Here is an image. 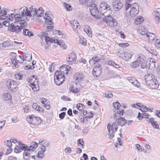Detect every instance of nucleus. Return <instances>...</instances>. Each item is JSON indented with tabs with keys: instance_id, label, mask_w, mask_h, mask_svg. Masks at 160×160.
<instances>
[{
	"instance_id": "obj_62",
	"label": "nucleus",
	"mask_w": 160,
	"mask_h": 160,
	"mask_svg": "<svg viewBox=\"0 0 160 160\" xmlns=\"http://www.w3.org/2000/svg\"><path fill=\"white\" fill-rule=\"evenodd\" d=\"M65 115H66L65 112H62L59 114V118L60 119H63L64 118Z\"/></svg>"
},
{
	"instance_id": "obj_13",
	"label": "nucleus",
	"mask_w": 160,
	"mask_h": 160,
	"mask_svg": "<svg viewBox=\"0 0 160 160\" xmlns=\"http://www.w3.org/2000/svg\"><path fill=\"white\" fill-rule=\"evenodd\" d=\"M19 11L21 12V16L22 18H24L27 16H30L31 13H30V10H28V8L26 7H23L20 8Z\"/></svg>"
},
{
	"instance_id": "obj_49",
	"label": "nucleus",
	"mask_w": 160,
	"mask_h": 160,
	"mask_svg": "<svg viewBox=\"0 0 160 160\" xmlns=\"http://www.w3.org/2000/svg\"><path fill=\"white\" fill-rule=\"evenodd\" d=\"M80 144L82 145V148H83V147L84 146V142L82 139H79L78 140V146H79V145Z\"/></svg>"
},
{
	"instance_id": "obj_41",
	"label": "nucleus",
	"mask_w": 160,
	"mask_h": 160,
	"mask_svg": "<svg viewBox=\"0 0 160 160\" xmlns=\"http://www.w3.org/2000/svg\"><path fill=\"white\" fill-rule=\"evenodd\" d=\"M132 0H125V8L126 11L129 9L131 5L132 4L130 3L131 2H132Z\"/></svg>"
},
{
	"instance_id": "obj_33",
	"label": "nucleus",
	"mask_w": 160,
	"mask_h": 160,
	"mask_svg": "<svg viewBox=\"0 0 160 160\" xmlns=\"http://www.w3.org/2000/svg\"><path fill=\"white\" fill-rule=\"evenodd\" d=\"M6 8H1L0 9V15L1 16H0V19H5V18H3L2 17H6L5 16L7 15V11L6 10Z\"/></svg>"
},
{
	"instance_id": "obj_27",
	"label": "nucleus",
	"mask_w": 160,
	"mask_h": 160,
	"mask_svg": "<svg viewBox=\"0 0 160 160\" xmlns=\"http://www.w3.org/2000/svg\"><path fill=\"white\" fill-rule=\"evenodd\" d=\"M22 61H30L32 59V55L31 53H23L22 56Z\"/></svg>"
},
{
	"instance_id": "obj_10",
	"label": "nucleus",
	"mask_w": 160,
	"mask_h": 160,
	"mask_svg": "<svg viewBox=\"0 0 160 160\" xmlns=\"http://www.w3.org/2000/svg\"><path fill=\"white\" fill-rule=\"evenodd\" d=\"M24 18H22V16L18 14H14L13 13H11L10 15H8V19L10 21H13L14 19V22L16 23L20 21L21 22L22 20H24L23 19Z\"/></svg>"
},
{
	"instance_id": "obj_23",
	"label": "nucleus",
	"mask_w": 160,
	"mask_h": 160,
	"mask_svg": "<svg viewBox=\"0 0 160 160\" xmlns=\"http://www.w3.org/2000/svg\"><path fill=\"white\" fill-rule=\"evenodd\" d=\"M107 128L109 132V133L108 134L109 138L110 139H112L114 136V132H116L115 131L114 128H112V125H111L109 123L108 125Z\"/></svg>"
},
{
	"instance_id": "obj_5",
	"label": "nucleus",
	"mask_w": 160,
	"mask_h": 160,
	"mask_svg": "<svg viewBox=\"0 0 160 160\" xmlns=\"http://www.w3.org/2000/svg\"><path fill=\"white\" fill-rule=\"evenodd\" d=\"M89 9L91 14L96 18L100 19L103 15L99 13L98 8L96 4H93L92 5L90 6Z\"/></svg>"
},
{
	"instance_id": "obj_9",
	"label": "nucleus",
	"mask_w": 160,
	"mask_h": 160,
	"mask_svg": "<svg viewBox=\"0 0 160 160\" xmlns=\"http://www.w3.org/2000/svg\"><path fill=\"white\" fill-rule=\"evenodd\" d=\"M130 8H131L129 12V14L132 17H134L138 14L139 12V8L137 3H133L131 5Z\"/></svg>"
},
{
	"instance_id": "obj_6",
	"label": "nucleus",
	"mask_w": 160,
	"mask_h": 160,
	"mask_svg": "<svg viewBox=\"0 0 160 160\" xmlns=\"http://www.w3.org/2000/svg\"><path fill=\"white\" fill-rule=\"evenodd\" d=\"M18 146H16L14 149L15 153H18L24 151V152H28V146L27 145L23 143L22 142L19 141L18 142Z\"/></svg>"
},
{
	"instance_id": "obj_30",
	"label": "nucleus",
	"mask_w": 160,
	"mask_h": 160,
	"mask_svg": "<svg viewBox=\"0 0 160 160\" xmlns=\"http://www.w3.org/2000/svg\"><path fill=\"white\" fill-rule=\"evenodd\" d=\"M127 80L129 82L135 86H138V82L135 78L133 77H129L127 78Z\"/></svg>"
},
{
	"instance_id": "obj_50",
	"label": "nucleus",
	"mask_w": 160,
	"mask_h": 160,
	"mask_svg": "<svg viewBox=\"0 0 160 160\" xmlns=\"http://www.w3.org/2000/svg\"><path fill=\"white\" fill-rule=\"evenodd\" d=\"M11 96L10 93L6 92L4 95V99L6 100H9L11 98Z\"/></svg>"
},
{
	"instance_id": "obj_21",
	"label": "nucleus",
	"mask_w": 160,
	"mask_h": 160,
	"mask_svg": "<svg viewBox=\"0 0 160 160\" xmlns=\"http://www.w3.org/2000/svg\"><path fill=\"white\" fill-rule=\"evenodd\" d=\"M146 84L148 86L153 89L158 88L159 85L156 78L149 82Z\"/></svg>"
},
{
	"instance_id": "obj_2",
	"label": "nucleus",
	"mask_w": 160,
	"mask_h": 160,
	"mask_svg": "<svg viewBox=\"0 0 160 160\" xmlns=\"http://www.w3.org/2000/svg\"><path fill=\"white\" fill-rule=\"evenodd\" d=\"M20 26H18L12 23L8 27V30L12 32L19 33L21 32L22 30L24 28V27L27 25V23L24 20H22L20 22Z\"/></svg>"
},
{
	"instance_id": "obj_8",
	"label": "nucleus",
	"mask_w": 160,
	"mask_h": 160,
	"mask_svg": "<svg viewBox=\"0 0 160 160\" xmlns=\"http://www.w3.org/2000/svg\"><path fill=\"white\" fill-rule=\"evenodd\" d=\"M102 20L108 25L109 26L114 27L117 25V22L115 19L109 16H107L103 18Z\"/></svg>"
},
{
	"instance_id": "obj_39",
	"label": "nucleus",
	"mask_w": 160,
	"mask_h": 160,
	"mask_svg": "<svg viewBox=\"0 0 160 160\" xmlns=\"http://www.w3.org/2000/svg\"><path fill=\"white\" fill-rule=\"evenodd\" d=\"M44 10L42 7H40L38 9L36 10L37 15L38 17H42L43 14Z\"/></svg>"
},
{
	"instance_id": "obj_37",
	"label": "nucleus",
	"mask_w": 160,
	"mask_h": 160,
	"mask_svg": "<svg viewBox=\"0 0 160 160\" xmlns=\"http://www.w3.org/2000/svg\"><path fill=\"white\" fill-rule=\"evenodd\" d=\"M13 45V42L10 41H5L2 44V47L5 48L9 46H12Z\"/></svg>"
},
{
	"instance_id": "obj_61",
	"label": "nucleus",
	"mask_w": 160,
	"mask_h": 160,
	"mask_svg": "<svg viewBox=\"0 0 160 160\" xmlns=\"http://www.w3.org/2000/svg\"><path fill=\"white\" fill-rule=\"evenodd\" d=\"M142 118H145L146 119H148V118L149 116V115L148 113H146V112H142Z\"/></svg>"
},
{
	"instance_id": "obj_22",
	"label": "nucleus",
	"mask_w": 160,
	"mask_h": 160,
	"mask_svg": "<svg viewBox=\"0 0 160 160\" xmlns=\"http://www.w3.org/2000/svg\"><path fill=\"white\" fill-rule=\"evenodd\" d=\"M136 60L140 64L144 63L146 62V58L145 55L142 54H139L137 55Z\"/></svg>"
},
{
	"instance_id": "obj_4",
	"label": "nucleus",
	"mask_w": 160,
	"mask_h": 160,
	"mask_svg": "<svg viewBox=\"0 0 160 160\" xmlns=\"http://www.w3.org/2000/svg\"><path fill=\"white\" fill-rule=\"evenodd\" d=\"M54 80L55 83L58 85H61L65 81V77L64 75L59 72V71L55 72L54 75Z\"/></svg>"
},
{
	"instance_id": "obj_28",
	"label": "nucleus",
	"mask_w": 160,
	"mask_h": 160,
	"mask_svg": "<svg viewBox=\"0 0 160 160\" xmlns=\"http://www.w3.org/2000/svg\"><path fill=\"white\" fill-rule=\"evenodd\" d=\"M101 59L98 57L94 56L89 60V63L91 65H94L98 62Z\"/></svg>"
},
{
	"instance_id": "obj_42",
	"label": "nucleus",
	"mask_w": 160,
	"mask_h": 160,
	"mask_svg": "<svg viewBox=\"0 0 160 160\" xmlns=\"http://www.w3.org/2000/svg\"><path fill=\"white\" fill-rule=\"evenodd\" d=\"M32 108L35 110L37 111H42V108L39 106L37 103H33L32 105Z\"/></svg>"
},
{
	"instance_id": "obj_1",
	"label": "nucleus",
	"mask_w": 160,
	"mask_h": 160,
	"mask_svg": "<svg viewBox=\"0 0 160 160\" xmlns=\"http://www.w3.org/2000/svg\"><path fill=\"white\" fill-rule=\"evenodd\" d=\"M121 115H119L115 113L113 115V118L116 121L112 124V127L114 128L115 131H116L118 129V126H122L125 125L127 123V120L124 118L121 117Z\"/></svg>"
},
{
	"instance_id": "obj_64",
	"label": "nucleus",
	"mask_w": 160,
	"mask_h": 160,
	"mask_svg": "<svg viewBox=\"0 0 160 160\" xmlns=\"http://www.w3.org/2000/svg\"><path fill=\"white\" fill-rule=\"evenodd\" d=\"M123 54L124 52H122V51H119L118 52L117 55L118 57L122 59L123 56Z\"/></svg>"
},
{
	"instance_id": "obj_52",
	"label": "nucleus",
	"mask_w": 160,
	"mask_h": 160,
	"mask_svg": "<svg viewBox=\"0 0 160 160\" xmlns=\"http://www.w3.org/2000/svg\"><path fill=\"white\" fill-rule=\"evenodd\" d=\"M12 141L11 140H7L5 142V145L10 148L12 145Z\"/></svg>"
},
{
	"instance_id": "obj_32",
	"label": "nucleus",
	"mask_w": 160,
	"mask_h": 160,
	"mask_svg": "<svg viewBox=\"0 0 160 160\" xmlns=\"http://www.w3.org/2000/svg\"><path fill=\"white\" fill-rule=\"evenodd\" d=\"M70 23L72 29L74 30L76 28H80V26L79 25V23L77 21L74 20L70 21Z\"/></svg>"
},
{
	"instance_id": "obj_3",
	"label": "nucleus",
	"mask_w": 160,
	"mask_h": 160,
	"mask_svg": "<svg viewBox=\"0 0 160 160\" xmlns=\"http://www.w3.org/2000/svg\"><path fill=\"white\" fill-rule=\"evenodd\" d=\"M26 119L27 122L29 124L35 126H38L42 121L40 118L35 117L34 115L30 116L29 117H27Z\"/></svg>"
},
{
	"instance_id": "obj_51",
	"label": "nucleus",
	"mask_w": 160,
	"mask_h": 160,
	"mask_svg": "<svg viewBox=\"0 0 160 160\" xmlns=\"http://www.w3.org/2000/svg\"><path fill=\"white\" fill-rule=\"evenodd\" d=\"M14 77L17 80H21L23 77V76L19 73H16L14 75Z\"/></svg>"
},
{
	"instance_id": "obj_26",
	"label": "nucleus",
	"mask_w": 160,
	"mask_h": 160,
	"mask_svg": "<svg viewBox=\"0 0 160 160\" xmlns=\"http://www.w3.org/2000/svg\"><path fill=\"white\" fill-rule=\"evenodd\" d=\"M156 78L154 75L152 74H148L145 76L146 83Z\"/></svg>"
},
{
	"instance_id": "obj_17",
	"label": "nucleus",
	"mask_w": 160,
	"mask_h": 160,
	"mask_svg": "<svg viewBox=\"0 0 160 160\" xmlns=\"http://www.w3.org/2000/svg\"><path fill=\"white\" fill-rule=\"evenodd\" d=\"M76 55L75 52H72L68 55L67 58V62L69 64H72L74 62H75L76 59Z\"/></svg>"
},
{
	"instance_id": "obj_55",
	"label": "nucleus",
	"mask_w": 160,
	"mask_h": 160,
	"mask_svg": "<svg viewBox=\"0 0 160 160\" xmlns=\"http://www.w3.org/2000/svg\"><path fill=\"white\" fill-rule=\"evenodd\" d=\"M105 96L108 98H111L112 97L113 95L111 92L108 91L105 93Z\"/></svg>"
},
{
	"instance_id": "obj_44",
	"label": "nucleus",
	"mask_w": 160,
	"mask_h": 160,
	"mask_svg": "<svg viewBox=\"0 0 160 160\" xmlns=\"http://www.w3.org/2000/svg\"><path fill=\"white\" fill-rule=\"evenodd\" d=\"M82 75L79 73L77 72L75 73L74 76V78L77 81H79L82 79Z\"/></svg>"
},
{
	"instance_id": "obj_48",
	"label": "nucleus",
	"mask_w": 160,
	"mask_h": 160,
	"mask_svg": "<svg viewBox=\"0 0 160 160\" xmlns=\"http://www.w3.org/2000/svg\"><path fill=\"white\" fill-rule=\"evenodd\" d=\"M95 0H86V5L88 6H91L92 4H95L94 2Z\"/></svg>"
},
{
	"instance_id": "obj_15",
	"label": "nucleus",
	"mask_w": 160,
	"mask_h": 160,
	"mask_svg": "<svg viewBox=\"0 0 160 160\" xmlns=\"http://www.w3.org/2000/svg\"><path fill=\"white\" fill-rule=\"evenodd\" d=\"M112 6L115 10L118 11L121 9L123 5L120 0H114L112 3Z\"/></svg>"
},
{
	"instance_id": "obj_25",
	"label": "nucleus",
	"mask_w": 160,
	"mask_h": 160,
	"mask_svg": "<svg viewBox=\"0 0 160 160\" xmlns=\"http://www.w3.org/2000/svg\"><path fill=\"white\" fill-rule=\"evenodd\" d=\"M147 121L148 122V123H151V124L152 126L153 127L156 129H159V126L157 123L156 121H155L154 120V119L153 118H151L150 120H147Z\"/></svg>"
},
{
	"instance_id": "obj_16",
	"label": "nucleus",
	"mask_w": 160,
	"mask_h": 160,
	"mask_svg": "<svg viewBox=\"0 0 160 160\" xmlns=\"http://www.w3.org/2000/svg\"><path fill=\"white\" fill-rule=\"evenodd\" d=\"M144 38L146 39V40L148 41L149 43H152L153 41L156 39V35L151 32H148V33H146L145 37Z\"/></svg>"
},
{
	"instance_id": "obj_54",
	"label": "nucleus",
	"mask_w": 160,
	"mask_h": 160,
	"mask_svg": "<svg viewBox=\"0 0 160 160\" xmlns=\"http://www.w3.org/2000/svg\"><path fill=\"white\" fill-rule=\"evenodd\" d=\"M154 44L158 48H160V39H156L155 41Z\"/></svg>"
},
{
	"instance_id": "obj_38",
	"label": "nucleus",
	"mask_w": 160,
	"mask_h": 160,
	"mask_svg": "<svg viewBox=\"0 0 160 160\" xmlns=\"http://www.w3.org/2000/svg\"><path fill=\"white\" fill-rule=\"evenodd\" d=\"M11 62L13 64L15 67H17V65L18 63H22V62L20 61L19 60H17L16 57L15 58H12L11 59Z\"/></svg>"
},
{
	"instance_id": "obj_45",
	"label": "nucleus",
	"mask_w": 160,
	"mask_h": 160,
	"mask_svg": "<svg viewBox=\"0 0 160 160\" xmlns=\"http://www.w3.org/2000/svg\"><path fill=\"white\" fill-rule=\"evenodd\" d=\"M30 13H31V15L30 16H32L33 17H34L35 15H37L36 8H34L33 7H31L30 8Z\"/></svg>"
},
{
	"instance_id": "obj_7",
	"label": "nucleus",
	"mask_w": 160,
	"mask_h": 160,
	"mask_svg": "<svg viewBox=\"0 0 160 160\" xmlns=\"http://www.w3.org/2000/svg\"><path fill=\"white\" fill-rule=\"evenodd\" d=\"M38 146V144L35 142H32L31 143L30 146L28 147V151L27 152H25V155L27 156H29L28 158H24L27 160H29L31 157V153H32L34 151Z\"/></svg>"
},
{
	"instance_id": "obj_12",
	"label": "nucleus",
	"mask_w": 160,
	"mask_h": 160,
	"mask_svg": "<svg viewBox=\"0 0 160 160\" xmlns=\"http://www.w3.org/2000/svg\"><path fill=\"white\" fill-rule=\"evenodd\" d=\"M29 82L32 89L34 91H37L39 89L38 80L36 79H29Z\"/></svg>"
},
{
	"instance_id": "obj_14",
	"label": "nucleus",
	"mask_w": 160,
	"mask_h": 160,
	"mask_svg": "<svg viewBox=\"0 0 160 160\" xmlns=\"http://www.w3.org/2000/svg\"><path fill=\"white\" fill-rule=\"evenodd\" d=\"M102 72V67L99 64L95 65L93 68L92 73L94 76L98 77H99Z\"/></svg>"
},
{
	"instance_id": "obj_46",
	"label": "nucleus",
	"mask_w": 160,
	"mask_h": 160,
	"mask_svg": "<svg viewBox=\"0 0 160 160\" xmlns=\"http://www.w3.org/2000/svg\"><path fill=\"white\" fill-rule=\"evenodd\" d=\"M85 107L82 104L79 103L77 105V108L80 111H81Z\"/></svg>"
},
{
	"instance_id": "obj_36",
	"label": "nucleus",
	"mask_w": 160,
	"mask_h": 160,
	"mask_svg": "<svg viewBox=\"0 0 160 160\" xmlns=\"http://www.w3.org/2000/svg\"><path fill=\"white\" fill-rule=\"evenodd\" d=\"M100 7L101 10H109L110 9V7L105 2H102L100 5Z\"/></svg>"
},
{
	"instance_id": "obj_20",
	"label": "nucleus",
	"mask_w": 160,
	"mask_h": 160,
	"mask_svg": "<svg viewBox=\"0 0 160 160\" xmlns=\"http://www.w3.org/2000/svg\"><path fill=\"white\" fill-rule=\"evenodd\" d=\"M51 12H47L45 13V16L44 18L45 20V22L47 24L51 25L52 23V21L51 17L50 16Z\"/></svg>"
},
{
	"instance_id": "obj_31",
	"label": "nucleus",
	"mask_w": 160,
	"mask_h": 160,
	"mask_svg": "<svg viewBox=\"0 0 160 160\" xmlns=\"http://www.w3.org/2000/svg\"><path fill=\"white\" fill-rule=\"evenodd\" d=\"M71 67L70 66L64 65L59 68V69L60 70V71H59V72L60 73H62L64 71H69L71 70Z\"/></svg>"
},
{
	"instance_id": "obj_19",
	"label": "nucleus",
	"mask_w": 160,
	"mask_h": 160,
	"mask_svg": "<svg viewBox=\"0 0 160 160\" xmlns=\"http://www.w3.org/2000/svg\"><path fill=\"white\" fill-rule=\"evenodd\" d=\"M6 84L9 89L13 90L16 89L17 85L16 82L11 80H8Z\"/></svg>"
},
{
	"instance_id": "obj_56",
	"label": "nucleus",
	"mask_w": 160,
	"mask_h": 160,
	"mask_svg": "<svg viewBox=\"0 0 160 160\" xmlns=\"http://www.w3.org/2000/svg\"><path fill=\"white\" fill-rule=\"evenodd\" d=\"M148 108H147L145 106L142 105L141 108H140V110L142 112H145L148 111Z\"/></svg>"
},
{
	"instance_id": "obj_53",
	"label": "nucleus",
	"mask_w": 160,
	"mask_h": 160,
	"mask_svg": "<svg viewBox=\"0 0 160 160\" xmlns=\"http://www.w3.org/2000/svg\"><path fill=\"white\" fill-rule=\"evenodd\" d=\"M63 6L65 8L68 10L70 11L72 9V7L66 2L64 3Z\"/></svg>"
},
{
	"instance_id": "obj_11",
	"label": "nucleus",
	"mask_w": 160,
	"mask_h": 160,
	"mask_svg": "<svg viewBox=\"0 0 160 160\" xmlns=\"http://www.w3.org/2000/svg\"><path fill=\"white\" fill-rule=\"evenodd\" d=\"M113 104L114 108L117 109V111L116 113L119 115H123L124 112L123 109L125 107L123 108L120 104L118 102L113 103Z\"/></svg>"
},
{
	"instance_id": "obj_40",
	"label": "nucleus",
	"mask_w": 160,
	"mask_h": 160,
	"mask_svg": "<svg viewBox=\"0 0 160 160\" xmlns=\"http://www.w3.org/2000/svg\"><path fill=\"white\" fill-rule=\"evenodd\" d=\"M144 21L143 17L142 16L137 18L135 21V23L136 24L138 25L142 23Z\"/></svg>"
},
{
	"instance_id": "obj_63",
	"label": "nucleus",
	"mask_w": 160,
	"mask_h": 160,
	"mask_svg": "<svg viewBox=\"0 0 160 160\" xmlns=\"http://www.w3.org/2000/svg\"><path fill=\"white\" fill-rule=\"evenodd\" d=\"M159 13L158 12L155 11L154 12V16H156L155 18L156 19H157L158 21L159 22L160 20V18L159 16Z\"/></svg>"
},
{
	"instance_id": "obj_35",
	"label": "nucleus",
	"mask_w": 160,
	"mask_h": 160,
	"mask_svg": "<svg viewBox=\"0 0 160 160\" xmlns=\"http://www.w3.org/2000/svg\"><path fill=\"white\" fill-rule=\"evenodd\" d=\"M57 41H55V40H54L55 43H57L63 49H66L67 48V46L66 44H65L64 43H63L62 42V40H61L58 41V40H56Z\"/></svg>"
},
{
	"instance_id": "obj_59",
	"label": "nucleus",
	"mask_w": 160,
	"mask_h": 160,
	"mask_svg": "<svg viewBox=\"0 0 160 160\" xmlns=\"http://www.w3.org/2000/svg\"><path fill=\"white\" fill-rule=\"evenodd\" d=\"M88 127H84L82 131V133L83 135H86L88 133Z\"/></svg>"
},
{
	"instance_id": "obj_47",
	"label": "nucleus",
	"mask_w": 160,
	"mask_h": 160,
	"mask_svg": "<svg viewBox=\"0 0 160 160\" xmlns=\"http://www.w3.org/2000/svg\"><path fill=\"white\" fill-rule=\"evenodd\" d=\"M80 88H75V87H72L69 88L70 91L73 92H78L80 91Z\"/></svg>"
},
{
	"instance_id": "obj_18",
	"label": "nucleus",
	"mask_w": 160,
	"mask_h": 160,
	"mask_svg": "<svg viewBox=\"0 0 160 160\" xmlns=\"http://www.w3.org/2000/svg\"><path fill=\"white\" fill-rule=\"evenodd\" d=\"M38 154L37 155V157L39 159H42L43 158L45 154L44 153L46 150V147L44 146H42L39 147Z\"/></svg>"
},
{
	"instance_id": "obj_24",
	"label": "nucleus",
	"mask_w": 160,
	"mask_h": 160,
	"mask_svg": "<svg viewBox=\"0 0 160 160\" xmlns=\"http://www.w3.org/2000/svg\"><path fill=\"white\" fill-rule=\"evenodd\" d=\"M138 33L139 34L144 35L146 36V33H148V32H147V29L143 26H139L138 29Z\"/></svg>"
},
{
	"instance_id": "obj_34",
	"label": "nucleus",
	"mask_w": 160,
	"mask_h": 160,
	"mask_svg": "<svg viewBox=\"0 0 160 160\" xmlns=\"http://www.w3.org/2000/svg\"><path fill=\"white\" fill-rule=\"evenodd\" d=\"M132 56V54L131 53L127 52H124L123 56L122 59L128 61L131 58Z\"/></svg>"
},
{
	"instance_id": "obj_57",
	"label": "nucleus",
	"mask_w": 160,
	"mask_h": 160,
	"mask_svg": "<svg viewBox=\"0 0 160 160\" xmlns=\"http://www.w3.org/2000/svg\"><path fill=\"white\" fill-rule=\"evenodd\" d=\"M48 34L44 32H42L41 33L40 35V37L41 39L43 40L45 39V38L46 37Z\"/></svg>"
},
{
	"instance_id": "obj_29",
	"label": "nucleus",
	"mask_w": 160,
	"mask_h": 160,
	"mask_svg": "<svg viewBox=\"0 0 160 160\" xmlns=\"http://www.w3.org/2000/svg\"><path fill=\"white\" fill-rule=\"evenodd\" d=\"M84 31L87 33L89 37H91L92 36L91 29L89 26L87 25H85L84 28Z\"/></svg>"
},
{
	"instance_id": "obj_43",
	"label": "nucleus",
	"mask_w": 160,
	"mask_h": 160,
	"mask_svg": "<svg viewBox=\"0 0 160 160\" xmlns=\"http://www.w3.org/2000/svg\"><path fill=\"white\" fill-rule=\"evenodd\" d=\"M140 64L136 60L135 61L132 62L130 64V66L132 68H135L140 66Z\"/></svg>"
},
{
	"instance_id": "obj_58",
	"label": "nucleus",
	"mask_w": 160,
	"mask_h": 160,
	"mask_svg": "<svg viewBox=\"0 0 160 160\" xmlns=\"http://www.w3.org/2000/svg\"><path fill=\"white\" fill-rule=\"evenodd\" d=\"M23 33L24 35L26 36L29 35V32L30 31V30L27 29H24V28L23 29Z\"/></svg>"
},
{
	"instance_id": "obj_60",
	"label": "nucleus",
	"mask_w": 160,
	"mask_h": 160,
	"mask_svg": "<svg viewBox=\"0 0 160 160\" xmlns=\"http://www.w3.org/2000/svg\"><path fill=\"white\" fill-rule=\"evenodd\" d=\"M45 39L47 44L48 43V42H53L52 39L47 36L45 38V39Z\"/></svg>"
}]
</instances>
